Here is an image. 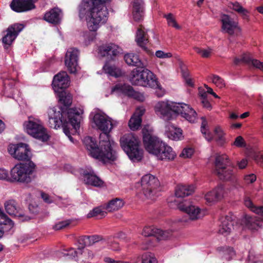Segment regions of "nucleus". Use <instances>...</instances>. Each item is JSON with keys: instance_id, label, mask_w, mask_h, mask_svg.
<instances>
[{"instance_id": "f257e3e1", "label": "nucleus", "mask_w": 263, "mask_h": 263, "mask_svg": "<svg viewBox=\"0 0 263 263\" xmlns=\"http://www.w3.org/2000/svg\"><path fill=\"white\" fill-rule=\"evenodd\" d=\"M93 122L102 133L100 135L99 146L95 139L86 137L83 140L89 155L93 158L103 161H115L117 157V144L110 139L109 133L119 124L117 121L113 120L103 113L97 112L93 116Z\"/></svg>"}, {"instance_id": "f03ea898", "label": "nucleus", "mask_w": 263, "mask_h": 263, "mask_svg": "<svg viewBox=\"0 0 263 263\" xmlns=\"http://www.w3.org/2000/svg\"><path fill=\"white\" fill-rule=\"evenodd\" d=\"M82 114L83 110L80 108H71L64 110L58 107L50 108L48 111L49 125L54 129L62 126L63 132L74 142L71 135L76 134L79 129Z\"/></svg>"}, {"instance_id": "7ed1b4c3", "label": "nucleus", "mask_w": 263, "mask_h": 263, "mask_svg": "<svg viewBox=\"0 0 263 263\" xmlns=\"http://www.w3.org/2000/svg\"><path fill=\"white\" fill-rule=\"evenodd\" d=\"M156 114L164 120H171L180 114L190 123L197 120V113L190 106L182 103L168 101H159L155 106Z\"/></svg>"}, {"instance_id": "20e7f679", "label": "nucleus", "mask_w": 263, "mask_h": 263, "mask_svg": "<svg viewBox=\"0 0 263 263\" xmlns=\"http://www.w3.org/2000/svg\"><path fill=\"white\" fill-rule=\"evenodd\" d=\"M143 143L145 149L160 160H173L176 153L172 148L159 138L143 130Z\"/></svg>"}, {"instance_id": "39448f33", "label": "nucleus", "mask_w": 263, "mask_h": 263, "mask_svg": "<svg viewBox=\"0 0 263 263\" xmlns=\"http://www.w3.org/2000/svg\"><path fill=\"white\" fill-rule=\"evenodd\" d=\"M35 164L32 161L16 164L10 172V182L29 183L34 178Z\"/></svg>"}, {"instance_id": "423d86ee", "label": "nucleus", "mask_w": 263, "mask_h": 263, "mask_svg": "<svg viewBox=\"0 0 263 263\" xmlns=\"http://www.w3.org/2000/svg\"><path fill=\"white\" fill-rule=\"evenodd\" d=\"M139 144L140 141L132 134H125L120 138L122 148L133 162H138L143 157V150Z\"/></svg>"}, {"instance_id": "0eeeda50", "label": "nucleus", "mask_w": 263, "mask_h": 263, "mask_svg": "<svg viewBox=\"0 0 263 263\" xmlns=\"http://www.w3.org/2000/svg\"><path fill=\"white\" fill-rule=\"evenodd\" d=\"M130 81L133 85L151 88H159V83L155 75L147 69L132 71Z\"/></svg>"}, {"instance_id": "6e6552de", "label": "nucleus", "mask_w": 263, "mask_h": 263, "mask_svg": "<svg viewBox=\"0 0 263 263\" xmlns=\"http://www.w3.org/2000/svg\"><path fill=\"white\" fill-rule=\"evenodd\" d=\"M160 182L154 176L146 174L141 179V193L145 199L154 200L160 191Z\"/></svg>"}, {"instance_id": "1a4fd4ad", "label": "nucleus", "mask_w": 263, "mask_h": 263, "mask_svg": "<svg viewBox=\"0 0 263 263\" xmlns=\"http://www.w3.org/2000/svg\"><path fill=\"white\" fill-rule=\"evenodd\" d=\"M24 126L26 132L33 137L43 142L49 139V135L42 122L38 119L30 117L25 123Z\"/></svg>"}, {"instance_id": "9d476101", "label": "nucleus", "mask_w": 263, "mask_h": 263, "mask_svg": "<svg viewBox=\"0 0 263 263\" xmlns=\"http://www.w3.org/2000/svg\"><path fill=\"white\" fill-rule=\"evenodd\" d=\"M9 154L18 160H27L30 158V151L28 145L23 143L12 144L9 146Z\"/></svg>"}, {"instance_id": "9b49d317", "label": "nucleus", "mask_w": 263, "mask_h": 263, "mask_svg": "<svg viewBox=\"0 0 263 263\" xmlns=\"http://www.w3.org/2000/svg\"><path fill=\"white\" fill-rule=\"evenodd\" d=\"M84 249L82 245L79 246L77 250L70 248L67 255L76 258L79 263H89L93 258V253L91 251Z\"/></svg>"}, {"instance_id": "f8f14e48", "label": "nucleus", "mask_w": 263, "mask_h": 263, "mask_svg": "<svg viewBox=\"0 0 263 263\" xmlns=\"http://www.w3.org/2000/svg\"><path fill=\"white\" fill-rule=\"evenodd\" d=\"M79 51L75 48L68 49L65 55V63L69 72L76 73L79 69L78 57Z\"/></svg>"}, {"instance_id": "ddd939ff", "label": "nucleus", "mask_w": 263, "mask_h": 263, "mask_svg": "<svg viewBox=\"0 0 263 263\" xmlns=\"http://www.w3.org/2000/svg\"><path fill=\"white\" fill-rule=\"evenodd\" d=\"M177 205V207L180 210L185 212L191 220H196L201 217L203 215L201 210L198 207L193 205H191L188 201H179L175 200Z\"/></svg>"}, {"instance_id": "4468645a", "label": "nucleus", "mask_w": 263, "mask_h": 263, "mask_svg": "<svg viewBox=\"0 0 263 263\" xmlns=\"http://www.w3.org/2000/svg\"><path fill=\"white\" fill-rule=\"evenodd\" d=\"M222 30L230 35H237L240 31L238 22L229 15L223 14L221 16Z\"/></svg>"}, {"instance_id": "2eb2a0df", "label": "nucleus", "mask_w": 263, "mask_h": 263, "mask_svg": "<svg viewBox=\"0 0 263 263\" xmlns=\"http://www.w3.org/2000/svg\"><path fill=\"white\" fill-rule=\"evenodd\" d=\"M37 0H13L10 6L12 10L16 12H22L35 8L34 3Z\"/></svg>"}, {"instance_id": "dca6fc26", "label": "nucleus", "mask_w": 263, "mask_h": 263, "mask_svg": "<svg viewBox=\"0 0 263 263\" xmlns=\"http://www.w3.org/2000/svg\"><path fill=\"white\" fill-rule=\"evenodd\" d=\"M69 77L65 71L58 73L54 77L52 81V87L57 93L64 90L69 86Z\"/></svg>"}, {"instance_id": "f3484780", "label": "nucleus", "mask_w": 263, "mask_h": 263, "mask_svg": "<svg viewBox=\"0 0 263 263\" xmlns=\"http://www.w3.org/2000/svg\"><path fill=\"white\" fill-rule=\"evenodd\" d=\"M6 211L10 215L17 217L22 221L28 220V217L25 216L23 211L20 209L16 202L14 200H9L5 202Z\"/></svg>"}, {"instance_id": "a211bd4d", "label": "nucleus", "mask_w": 263, "mask_h": 263, "mask_svg": "<svg viewBox=\"0 0 263 263\" xmlns=\"http://www.w3.org/2000/svg\"><path fill=\"white\" fill-rule=\"evenodd\" d=\"M141 234L145 237L154 236L160 240L168 238L171 235V231H163L153 226L145 227L143 228Z\"/></svg>"}, {"instance_id": "6ab92c4d", "label": "nucleus", "mask_w": 263, "mask_h": 263, "mask_svg": "<svg viewBox=\"0 0 263 263\" xmlns=\"http://www.w3.org/2000/svg\"><path fill=\"white\" fill-rule=\"evenodd\" d=\"M24 27V25L21 24H14L9 26L6 35L3 37V42L5 46L11 45Z\"/></svg>"}, {"instance_id": "aec40b11", "label": "nucleus", "mask_w": 263, "mask_h": 263, "mask_svg": "<svg viewBox=\"0 0 263 263\" xmlns=\"http://www.w3.org/2000/svg\"><path fill=\"white\" fill-rule=\"evenodd\" d=\"M257 215H246L242 220L243 224L249 229L255 230L263 226V216L260 214Z\"/></svg>"}, {"instance_id": "412c9836", "label": "nucleus", "mask_w": 263, "mask_h": 263, "mask_svg": "<svg viewBox=\"0 0 263 263\" xmlns=\"http://www.w3.org/2000/svg\"><path fill=\"white\" fill-rule=\"evenodd\" d=\"M81 174L85 184L97 187L103 184V181L95 175L91 168L83 171Z\"/></svg>"}, {"instance_id": "4be33fe9", "label": "nucleus", "mask_w": 263, "mask_h": 263, "mask_svg": "<svg viewBox=\"0 0 263 263\" xmlns=\"http://www.w3.org/2000/svg\"><path fill=\"white\" fill-rule=\"evenodd\" d=\"M115 91L121 92L129 97H133L141 101L144 100L142 95L135 92L133 87L128 85L117 84L112 88V92Z\"/></svg>"}, {"instance_id": "5701e85b", "label": "nucleus", "mask_w": 263, "mask_h": 263, "mask_svg": "<svg viewBox=\"0 0 263 263\" xmlns=\"http://www.w3.org/2000/svg\"><path fill=\"white\" fill-rule=\"evenodd\" d=\"M120 52L119 46L112 43L102 45L98 49V53L100 56L109 57L111 59H113V57H116Z\"/></svg>"}, {"instance_id": "b1692460", "label": "nucleus", "mask_w": 263, "mask_h": 263, "mask_svg": "<svg viewBox=\"0 0 263 263\" xmlns=\"http://www.w3.org/2000/svg\"><path fill=\"white\" fill-rule=\"evenodd\" d=\"M220 223L218 232L225 236L230 234L232 231L234 229V221L231 216L227 215L221 217Z\"/></svg>"}, {"instance_id": "393cba45", "label": "nucleus", "mask_w": 263, "mask_h": 263, "mask_svg": "<svg viewBox=\"0 0 263 263\" xmlns=\"http://www.w3.org/2000/svg\"><path fill=\"white\" fill-rule=\"evenodd\" d=\"M223 194L224 187L222 185H220L207 193L204 196V198L206 202L211 204L220 200L223 197Z\"/></svg>"}, {"instance_id": "a878e982", "label": "nucleus", "mask_w": 263, "mask_h": 263, "mask_svg": "<svg viewBox=\"0 0 263 263\" xmlns=\"http://www.w3.org/2000/svg\"><path fill=\"white\" fill-rule=\"evenodd\" d=\"M144 112L145 109L143 107L137 108L128 122V126L132 130H137L140 127L142 122L141 117Z\"/></svg>"}, {"instance_id": "bb28decb", "label": "nucleus", "mask_w": 263, "mask_h": 263, "mask_svg": "<svg viewBox=\"0 0 263 263\" xmlns=\"http://www.w3.org/2000/svg\"><path fill=\"white\" fill-rule=\"evenodd\" d=\"M165 134L170 139L175 141L180 140L183 138L182 129L171 123L165 126Z\"/></svg>"}, {"instance_id": "cd10ccee", "label": "nucleus", "mask_w": 263, "mask_h": 263, "mask_svg": "<svg viewBox=\"0 0 263 263\" xmlns=\"http://www.w3.org/2000/svg\"><path fill=\"white\" fill-rule=\"evenodd\" d=\"M149 35L145 32L144 28L140 27L137 30L136 41L138 45L140 46L147 53H151L150 51L145 47V45L148 42Z\"/></svg>"}, {"instance_id": "c85d7f7f", "label": "nucleus", "mask_w": 263, "mask_h": 263, "mask_svg": "<svg viewBox=\"0 0 263 263\" xmlns=\"http://www.w3.org/2000/svg\"><path fill=\"white\" fill-rule=\"evenodd\" d=\"M62 16L61 10L58 8H54L45 14L44 20L49 23L57 24L60 22Z\"/></svg>"}, {"instance_id": "c756f323", "label": "nucleus", "mask_w": 263, "mask_h": 263, "mask_svg": "<svg viewBox=\"0 0 263 263\" xmlns=\"http://www.w3.org/2000/svg\"><path fill=\"white\" fill-rule=\"evenodd\" d=\"M195 190L193 185H178L175 190V196L177 198H183L191 195Z\"/></svg>"}, {"instance_id": "7c9ffc66", "label": "nucleus", "mask_w": 263, "mask_h": 263, "mask_svg": "<svg viewBox=\"0 0 263 263\" xmlns=\"http://www.w3.org/2000/svg\"><path fill=\"white\" fill-rule=\"evenodd\" d=\"M125 62L129 65L143 68L145 65L140 59L137 54L130 53L125 54L124 57Z\"/></svg>"}, {"instance_id": "2f4dec72", "label": "nucleus", "mask_w": 263, "mask_h": 263, "mask_svg": "<svg viewBox=\"0 0 263 263\" xmlns=\"http://www.w3.org/2000/svg\"><path fill=\"white\" fill-rule=\"evenodd\" d=\"M143 13L142 0H134L133 15L134 20L140 21L143 17Z\"/></svg>"}, {"instance_id": "473e14b6", "label": "nucleus", "mask_w": 263, "mask_h": 263, "mask_svg": "<svg viewBox=\"0 0 263 263\" xmlns=\"http://www.w3.org/2000/svg\"><path fill=\"white\" fill-rule=\"evenodd\" d=\"M221 171L214 170V173L222 180H230L234 177L233 170L230 167H225L220 168Z\"/></svg>"}, {"instance_id": "72a5a7b5", "label": "nucleus", "mask_w": 263, "mask_h": 263, "mask_svg": "<svg viewBox=\"0 0 263 263\" xmlns=\"http://www.w3.org/2000/svg\"><path fill=\"white\" fill-rule=\"evenodd\" d=\"M101 240L102 237L99 235L84 236L80 238L78 242L82 245V248H84L86 246L92 245Z\"/></svg>"}, {"instance_id": "f704fd0d", "label": "nucleus", "mask_w": 263, "mask_h": 263, "mask_svg": "<svg viewBox=\"0 0 263 263\" xmlns=\"http://www.w3.org/2000/svg\"><path fill=\"white\" fill-rule=\"evenodd\" d=\"M230 9L234 10L239 13L244 19L249 18V11L237 2H230L228 4Z\"/></svg>"}, {"instance_id": "c9c22d12", "label": "nucleus", "mask_w": 263, "mask_h": 263, "mask_svg": "<svg viewBox=\"0 0 263 263\" xmlns=\"http://www.w3.org/2000/svg\"><path fill=\"white\" fill-rule=\"evenodd\" d=\"M242 60L249 66H252L253 67L260 69L263 71V62L254 59L250 54H245L243 55Z\"/></svg>"}, {"instance_id": "e433bc0d", "label": "nucleus", "mask_w": 263, "mask_h": 263, "mask_svg": "<svg viewBox=\"0 0 263 263\" xmlns=\"http://www.w3.org/2000/svg\"><path fill=\"white\" fill-rule=\"evenodd\" d=\"M228 162V157L226 155H217L215 158V170L221 171L220 168L227 167Z\"/></svg>"}, {"instance_id": "4c0bfd02", "label": "nucleus", "mask_w": 263, "mask_h": 263, "mask_svg": "<svg viewBox=\"0 0 263 263\" xmlns=\"http://www.w3.org/2000/svg\"><path fill=\"white\" fill-rule=\"evenodd\" d=\"M58 93L59 101L65 107L69 106L72 103V96L65 90L59 91Z\"/></svg>"}, {"instance_id": "58836bf2", "label": "nucleus", "mask_w": 263, "mask_h": 263, "mask_svg": "<svg viewBox=\"0 0 263 263\" xmlns=\"http://www.w3.org/2000/svg\"><path fill=\"white\" fill-rule=\"evenodd\" d=\"M103 70L105 73L110 76L119 77L122 74L120 69L117 68L115 65H110L108 63H106L103 66Z\"/></svg>"}, {"instance_id": "ea45409f", "label": "nucleus", "mask_w": 263, "mask_h": 263, "mask_svg": "<svg viewBox=\"0 0 263 263\" xmlns=\"http://www.w3.org/2000/svg\"><path fill=\"white\" fill-rule=\"evenodd\" d=\"M124 205L123 200L119 198H115L110 200L106 206V210L108 212L117 211Z\"/></svg>"}, {"instance_id": "a19ab883", "label": "nucleus", "mask_w": 263, "mask_h": 263, "mask_svg": "<svg viewBox=\"0 0 263 263\" xmlns=\"http://www.w3.org/2000/svg\"><path fill=\"white\" fill-rule=\"evenodd\" d=\"M202 123L201 126V132L204 135V138L208 141H211L213 138V135L209 132L207 127V121L204 117L201 118Z\"/></svg>"}, {"instance_id": "79ce46f5", "label": "nucleus", "mask_w": 263, "mask_h": 263, "mask_svg": "<svg viewBox=\"0 0 263 263\" xmlns=\"http://www.w3.org/2000/svg\"><path fill=\"white\" fill-rule=\"evenodd\" d=\"M245 204L253 212L256 214H260L263 216V206H256L253 204L250 198H246L245 199Z\"/></svg>"}, {"instance_id": "37998d69", "label": "nucleus", "mask_w": 263, "mask_h": 263, "mask_svg": "<svg viewBox=\"0 0 263 263\" xmlns=\"http://www.w3.org/2000/svg\"><path fill=\"white\" fill-rule=\"evenodd\" d=\"M106 212L102 210L100 207H97L88 214V217L90 218L92 217L99 216L100 218L105 216Z\"/></svg>"}, {"instance_id": "c03bdc74", "label": "nucleus", "mask_w": 263, "mask_h": 263, "mask_svg": "<svg viewBox=\"0 0 263 263\" xmlns=\"http://www.w3.org/2000/svg\"><path fill=\"white\" fill-rule=\"evenodd\" d=\"M195 52L200 54L202 58H207L211 56L212 49L210 48L207 49L201 48L198 47L194 48Z\"/></svg>"}, {"instance_id": "a18cd8bd", "label": "nucleus", "mask_w": 263, "mask_h": 263, "mask_svg": "<svg viewBox=\"0 0 263 263\" xmlns=\"http://www.w3.org/2000/svg\"><path fill=\"white\" fill-rule=\"evenodd\" d=\"M141 263H157V260L152 254L146 253L142 255Z\"/></svg>"}, {"instance_id": "49530a36", "label": "nucleus", "mask_w": 263, "mask_h": 263, "mask_svg": "<svg viewBox=\"0 0 263 263\" xmlns=\"http://www.w3.org/2000/svg\"><path fill=\"white\" fill-rule=\"evenodd\" d=\"M210 79L217 87L220 88H222L225 86L223 80L218 76L212 75L210 77Z\"/></svg>"}, {"instance_id": "de8ad7c7", "label": "nucleus", "mask_w": 263, "mask_h": 263, "mask_svg": "<svg viewBox=\"0 0 263 263\" xmlns=\"http://www.w3.org/2000/svg\"><path fill=\"white\" fill-rule=\"evenodd\" d=\"M0 222L1 226L2 224L7 225L8 224L10 227H12L13 225V221L9 218L7 215L3 212L2 209L0 208Z\"/></svg>"}, {"instance_id": "09e8293b", "label": "nucleus", "mask_w": 263, "mask_h": 263, "mask_svg": "<svg viewBox=\"0 0 263 263\" xmlns=\"http://www.w3.org/2000/svg\"><path fill=\"white\" fill-rule=\"evenodd\" d=\"M164 17L166 18L169 26L174 27L177 29H180V26L177 23L172 13L165 14Z\"/></svg>"}, {"instance_id": "8fccbe9b", "label": "nucleus", "mask_w": 263, "mask_h": 263, "mask_svg": "<svg viewBox=\"0 0 263 263\" xmlns=\"http://www.w3.org/2000/svg\"><path fill=\"white\" fill-rule=\"evenodd\" d=\"M214 134L215 136V140L220 144H222L223 141V134L221 128L219 127H216L214 129Z\"/></svg>"}, {"instance_id": "3c124183", "label": "nucleus", "mask_w": 263, "mask_h": 263, "mask_svg": "<svg viewBox=\"0 0 263 263\" xmlns=\"http://www.w3.org/2000/svg\"><path fill=\"white\" fill-rule=\"evenodd\" d=\"M71 223L70 220H66L62 221L57 223L53 227V228L55 230H60L64 229L69 226Z\"/></svg>"}, {"instance_id": "603ef678", "label": "nucleus", "mask_w": 263, "mask_h": 263, "mask_svg": "<svg viewBox=\"0 0 263 263\" xmlns=\"http://www.w3.org/2000/svg\"><path fill=\"white\" fill-rule=\"evenodd\" d=\"M194 153L192 148H185L180 154V156L184 158H190Z\"/></svg>"}, {"instance_id": "864d4df0", "label": "nucleus", "mask_w": 263, "mask_h": 263, "mask_svg": "<svg viewBox=\"0 0 263 263\" xmlns=\"http://www.w3.org/2000/svg\"><path fill=\"white\" fill-rule=\"evenodd\" d=\"M254 159L258 164L263 165V152L256 153L254 155Z\"/></svg>"}, {"instance_id": "5fc2aeb1", "label": "nucleus", "mask_w": 263, "mask_h": 263, "mask_svg": "<svg viewBox=\"0 0 263 263\" xmlns=\"http://www.w3.org/2000/svg\"><path fill=\"white\" fill-rule=\"evenodd\" d=\"M234 145L237 147H242L246 146V143L241 136H238L234 142Z\"/></svg>"}, {"instance_id": "6e6d98bb", "label": "nucleus", "mask_w": 263, "mask_h": 263, "mask_svg": "<svg viewBox=\"0 0 263 263\" xmlns=\"http://www.w3.org/2000/svg\"><path fill=\"white\" fill-rule=\"evenodd\" d=\"M10 176L8 172L4 168H0V179L10 182Z\"/></svg>"}, {"instance_id": "4d7b16f0", "label": "nucleus", "mask_w": 263, "mask_h": 263, "mask_svg": "<svg viewBox=\"0 0 263 263\" xmlns=\"http://www.w3.org/2000/svg\"><path fill=\"white\" fill-rule=\"evenodd\" d=\"M155 55L157 58L161 59H165L171 58L172 55L171 53H165L161 50H158L156 52Z\"/></svg>"}, {"instance_id": "13d9d810", "label": "nucleus", "mask_w": 263, "mask_h": 263, "mask_svg": "<svg viewBox=\"0 0 263 263\" xmlns=\"http://www.w3.org/2000/svg\"><path fill=\"white\" fill-rule=\"evenodd\" d=\"M225 252V256L224 257L228 260H230L232 256L235 255V252L233 250V249L231 247H226Z\"/></svg>"}, {"instance_id": "bf43d9fd", "label": "nucleus", "mask_w": 263, "mask_h": 263, "mask_svg": "<svg viewBox=\"0 0 263 263\" xmlns=\"http://www.w3.org/2000/svg\"><path fill=\"white\" fill-rule=\"evenodd\" d=\"M108 243L110 248L114 251H118L120 249V247L118 242L115 240H112L111 239H110L108 240Z\"/></svg>"}, {"instance_id": "052dcab7", "label": "nucleus", "mask_w": 263, "mask_h": 263, "mask_svg": "<svg viewBox=\"0 0 263 263\" xmlns=\"http://www.w3.org/2000/svg\"><path fill=\"white\" fill-rule=\"evenodd\" d=\"M256 177L254 174H250L245 176V179L247 183H253L256 180Z\"/></svg>"}, {"instance_id": "680f3d73", "label": "nucleus", "mask_w": 263, "mask_h": 263, "mask_svg": "<svg viewBox=\"0 0 263 263\" xmlns=\"http://www.w3.org/2000/svg\"><path fill=\"white\" fill-rule=\"evenodd\" d=\"M41 197L44 201L47 203H50L52 202L49 196L44 192L41 193Z\"/></svg>"}, {"instance_id": "e2e57ef3", "label": "nucleus", "mask_w": 263, "mask_h": 263, "mask_svg": "<svg viewBox=\"0 0 263 263\" xmlns=\"http://www.w3.org/2000/svg\"><path fill=\"white\" fill-rule=\"evenodd\" d=\"M203 107L208 109L211 108V105L207 99H203L201 101Z\"/></svg>"}, {"instance_id": "0e129e2a", "label": "nucleus", "mask_w": 263, "mask_h": 263, "mask_svg": "<svg viewBox=\"0 0 263 263\" xmlns=\"http://www.w3.org/2000/svg\"><path fill=\"white\" fill-rule=\"evenodd\" d=\"M248 161L246 159H243L240 162H238V165L240 168H244L247 165Z\"/></svg>"}, {"instance_id": "69168bd1", "label": "nucleus", "mask_w": 263, "mask_h": 263, "mask_svg": "<svg viewBox=\"0 0 263 263\" xmlns=\"http://www.w3.org/2000/svg\"><path fill=\"white\" fill-rule=\"evenodd\" d=\"M250 54L249 53H245L242 55L241 58H235L234 60V63L235 65L239 64L240 62H242L246 64V63L242 60V58L244 55Z\"/></svg>"}, {"instance_id": "338daca9", "label": "nucleus", "mask_w": 263, "mask_h": 263, "mask_svg": "<svg viewBox=\"0 0 263 263\" xmlns=\"http://www.w3.org/2000/svg\"><path fill=\"white\" fill-rule=\"evenodd\" d=\"M185 80V84L190 87H193L194 86V82L193 81V80L192 78H188L186 79Z\"/></svg>"}, {"instance_id": "774afa93", "label": "nucleus", "mask_w": 263, "mask_h": 263, "mask_svg": "<svg viewBox=\"0 0 263 263\" xmlns=\"http://www.w3.org/2000/svg\"><path fill=\"white\" fill-rule=\"evenodd\" d=\"M182 77H183L184 79L185 80L186 79L190 78L189 73L187 71H182Z\"/></svg>"}]
</instances>
